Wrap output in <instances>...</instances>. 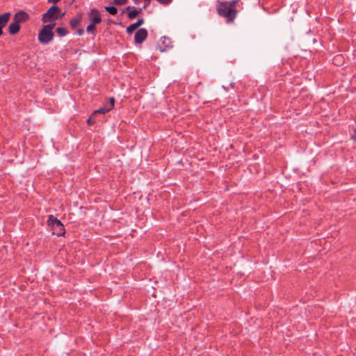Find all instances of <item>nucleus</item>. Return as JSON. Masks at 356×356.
I'll return each instance as SVG.
<instances>
[{
	"label": "nucleus",
	"mask_w": 356,
	"mask_h": 356,
	"mask_svg": "<svg viewBox=\"0 0 356 356\" xmlns=\"http://www.w3.org/2000/svg\"><path fill=\"white\" fill-rule=\"evenodd\" d=\"M150 2V0H145V7L148 5Z\"/></svg>",
	"instance_id": "nucleus-24"
},
{
	"label": "nucleus",
	"mask_w": 356,
	"mask_h": 356,
	"mask_svg": "<svg viewBox=\"0 0 356 356\" xmlns=\"http://www.w3.org/2000/svg\"><path fill=\"white\" fill-rule=\"evenodd\" d=\"M81 16H78L76 17L72 18L70 21V25L71 28L74 29L76 26H78L79 25V24L81 23Z\"/></svg>",
	"instance_id": "nucleus-11"
},
{
	"label": "nucleus",
	"mask_w": 356,
	"mask_h": 356,
	"mask_svg": "<svg viewBox=\"0 0 356 356\" xmlns=\"http://www.w3.org/2000/svg\"><path fill=\"white\" fill-rule=\"evenodd\" d=\"M104 8L107 12L113 15H116L118 13L117 8L114 6H106Z\"/></svg>",
	"instance_id": "nucleus-16"
},
{
	"label": "nucleus",
	"mask_w": 356,
	"mask_h": 356,
	"mask_svg": "<svg viewBox=\"0 0 356 356\" xmlns=\"http://www.w3.org/2000/svg\"><path fill=\"white\" fill-rule=\"evenodd\" d=\"M238 2V0H232L229 2H220L217 7L218 15L225 17L228 23L234 22L236 16L235 6Z\"/></svg>",
	"instance_id": "nucleus-1"
},
{
	"label": "nucleus",
	"mask_w": 356,
	"mask_h": 356,
	"mask_svg": "<svg viewBox=\"0 0 356 356\" xmlns=\"http://www.w3.org/2000/svg\"><path fill=\"white\" fill-rule=\"evenodd\" d=\"M144 23L143 18L138 19L136 23H134L138 27L140 26Z\"/></svg>",
	"instance_id": "nucleus-21"
},
{
	"label": "nucleus",
	"mask_w": 356,
	"mask_h": 356,
	"mask_svg": "<svg viewBox=\"0 0 356 356\" xmlns=\"http://www.w3.org/2000/svg\"><path fill=\"white\" fill-rule=\"evenodd\" d=\"M95 116H93V113L89 117L87 120V124L90 126L94 124L95 123Z\"/></svg>",
	"instance_id": "nucleus-18"
},
{
	"label": "nucleus",
	"mask_w": 356,
	"mask_h": 356,
	"mask_svg": "<svg viewBox=\"0 0 356 356\" xmlns=\"http://www.w3.org/2000/svg\"><path fill=\"white\" fill-rule=\"evenodd\" d=\"M88 16L92 24L96 25L102 22L100 13L96 8L91 9L88 13Z\"/></svg>",
	"instance_id": "nucleus-7"
},
{
	"label": "nucleus",
	"mask_w": 356,
	"mask_h": 356,
	"mask_svg": "<svg viewBox=\"0 0 356 356\" xmlns=\"http://www.w3.org/2000/svg\"><path fill=\"white\" fill-rule=\"evenodd\" d=\"M2 28H3V27H1V26H0V36H1V35H2V33H3Z\"/></svg>",
	"instance_id": "nucleus-25"
},
{
	"label": "nucleus",
	"mask_w": 356,
	"mask_h": 356,
	"mask_svg": "<svg viewBox=\"0 0 356 356\" xmlns=\"http://www.w3.org/2000/svg\"><path fill=\"white\" fill-rule=\"evenodd\" d=\"M138 28V27L135 24H132L128 27H127V33L128 34H131Z\"/></svg>",
	"instance_id": "nucleus-17"
},
{
	"label": "nucleus",
	"mask_w": 356,
	"mask_h": 356,
	"mask_svg": "<svg viewBox=\"0 0 356 356\" xmlns=\"http://www.w3.org/2000/svg\"><path fill=\"white\" fill-rule=\"evenodd\" d=\"M47 225L51 227L54 235L63 236L65 233L63 223L53 215L48 216Z\"/></svg>",
	"instance_id": "nucleus-4"
},
{
	"label": "nucleus",
	"mask_w": 356,
	"mask_h": 356,
	"mask_svg": "<svg viewBox=\"0 0 356 356\" xmlns=\"http://www.w3.org/2000/svg\"><path fill=\"white\" fill-rule=\"evenodd\" d=\"M115 99L114 97H111L109 99V102L105 105L104 106L93 111V116H96L97 114H105L107 112L112 110L114 107Z\"/></svg>",
	"instance_id": "nucleus-5"
},
{
	"label": "nucleus",
	"mask_w": 356,
	"mask_h": 356,
	"mask_svg": "<svg viewBox=\"0 0 356 356\" xmlns=\"http://www.w3.org/2000/svg\"><path fill=\"white\" fill-rule=\"evenodd\" d=\"M84 33V30L83 29H79L77 31H76V33L79 35H82Z\"/></svg>",
	"instance_id": "nucleus-22"
},
{
	"label": "nucleus",
	"mask_w": 356,
	"mask_h": 356,
	"mask_svg": "<svg viewBox=\"0 0 356 356\" xmlns=\"http://www.w3.org/2000/svg\"><path fill=\"white\" fill-rule=\"evenodd\" d=\"M11 16L10 13H5L0 15V26L4 27Z\"/></svg>",
	"instance_id": "nucleus-10"
},
{
	"label": "nucleus",
	"mask_w": 356,
	"mask_h": 356,
	"mask_svg": "<svg viewBox=\"0 0 356 356\" xmlns=\"http://www.w3.org/2000/svg\"><path fill=\"white\" fill-rule=\"evenodd\" d=\"M96 30V25L94 24L90 23L87 27H86V31L88 33H91L92 35H95V32Z\"/></svg>",
	"instance_id": "nucleus-14"
},
{
	"label": "nucleus",
	"mask_w": 356,
	"mask_h": 356,
	"mask_svg": "<svg viewBox=\"0 0 356 356\" xmlns=\"http://www.w3.org/2000/svg\"><path fill=\"white\" fill-rule=\"evenodd\" d=\"M127 0H114V3L117 5H123L126 3Z\"/></svg>",
	"instance_id": "nucleus-20"
},
{
	"label": "nucleus",
	"mask_w": 356,
	"mask_h": 356,
	"mask_svg": "<svg viewBox=\"0 0 356 356\" xmlns=\"http://www.w3.org/2000/svg\"><path fill=\"white\" fill-rule=\"evenodd\" d=\"M147 37V31L144 28H141L136 31L134 36V41L137 44H141L146 40Z\"/></svg>",
	"instance_id": "nucleus-6"
},
{
	"label": "nucleus",
	"mask_w": 356,
	"mask_h": 356,
	"mask_svg": "<svg viewBox=\"0 0 356 356\" xmlns=\"http://www.w3.org/2000/svg\"><path fill=\"white\" fill-rule=\"evenodd\" d=\"M158 2H159L161 4H163V5H168L170 3H171V1L172 0H156Z\"/></svg>",
	"instance_id": "nucleus-19"
},
{
	"label": "nucleus",
	"mask_w": 356,
	"mask_h": 356,
	"mask_svg": "<svg viewBox=\"0 0 356 356\" xmlns=\"http://www.w3.org/2000/svg\"><path fill=\"white\" fill-rule=\"evenodd\" d=\"M29 18V15L27 13L23 10H20L14 15L13 21L18 24H20L22 22L27 21Z\"/></svg>",
	"instance_id": "nucleus-8"
},
{
	"label": "nucleus",
	"mask_w": 356,
	"mask_h": 356,
	"mask_svg": "<svg viewBox=\"0 0 356 356\" xmlns=\"http://www.w3.org/2000/svg\"><path fill=\"white\" fill-rule=\"evenodd\" d=\"M56 23L44 25L38 33V40L42 44H47L54 39L53 29Z\"/></svg>",
	"instance_id": "nucleus-2"
},
{
	"label": "nucleus",
	"mask_w": 356,
	"mask_h": 356,
	"mask_svg": "<svg viewBox=\"0 0 356 356\" xmlns=\"http://www.w3.org/2000/svg\"><path fill=\"white\" fill-rule=\"evenodd\" d=\"M343 63V57L341 55H337L333 58V63L336 65H340Z\"/></svg>",
	"instance_id": "nucleus-15"
},
{
	"label": "nucleus",
	"mask_w": 356,
	"mask_h": 356,
	"mask_svg": "<svg viewBox=\"0 0 356 356\" xmlns=\"http://www.w3.org/2000/svg\"><path fill=\"white\" fill-rule=\"evenodd\" d=\"M64 15L63 13H62L61 9L56 6H51L48 10L44 13L42 16V22L44 24L50 22L52 23L53 22L60 19Z\"/></svg>",
	"instance_id": "nucleus-3"
},
{
	"label": "nucleus",
	"mask_w": 356,
	"mask_h": 356,
	"mask_svg": "<svg viewBox=\"0 0 356 356\" xmlns=\"http://www.w3.org/2000/svg\"><path fill=\"white\" fill-rule=\"evenodd\" d=\"M56 32L60 37L65 36L68 33L67 29L63 27H58L56 29Z\"/></svg>",
	"instance_id": "nucleus-12"
},
{
	"label": "nucleus",
	"mask_w": 356,
	"mask_h": 356,
	"mask_svg": "<svg viewBox=\"0 0 356 356\" xmlns=\"http://www.w3.org/2000/svg\"><path fill=\"white\" fill-rule=\"evenodd\" d=\"M134 2H137L138 0H133Z\"/></svg>",
	"instance_id": "nucleus-26"
},
{
	"label": "nucleus",
	"mask_w": 356,
	"mask_h": 356,
	"mask_svg": "<svg viewBox=\"0 0 356 356\" xmlns=\"http://www.w3.org/2000/svg\"><path fill=\"white\" fill-rule=\"evenodd\" d=\"M141 11V9H134L128 13V17L129 19L135 18Z\"/></svg>",
	"instance_id": "nucleus-13"
},
{
	"label": "nucleus",
	"mask_w": 356,
	"mask_h": 356,
	"mask_svg": "<svg viewBox=\"0 0 356 356\" xmlns=\"http://www.w3.org/2000/svg\"><path fill=\"white\" fill-rule=\"evenodd\" d=\"M20 30V25L19 24L13 21L8 27V32L10 35H15L17 34Z\"/></svg>",
	"instance_id": "nucleus-9"
},
{
	"label": "nucleus",
	"mask_w": 356,
	"mask_h": 356,
	"mask_svg": "<svg viewBox=\"0 0 356 356\" xmlns=\"http://www.w3.org/2000/svg\"><path fill=\"white\" fill-rule=\"evenodd\" d=\"M60 0H48V2L49 3H56L59 1Z\"/></svg>",
	"instance_id": "nucleus-23"
}]
</instances>
